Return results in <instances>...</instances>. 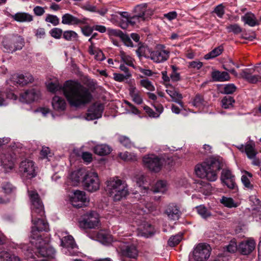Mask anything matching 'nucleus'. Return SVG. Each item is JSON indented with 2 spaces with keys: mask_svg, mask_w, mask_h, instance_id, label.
<instances>
[{
  "mask_svg": "<svg viewBox=\"0 0 261 261\" xmlns=\"http://www.w3.org/2000/svg\"><path fill=\"white\" fill-rule=\"evenodd\" d=\"M136 183L140 187H143V190L145 191L144 193H145V192H147V190L149 189L146 178L143 175L138 176L136 177Z\"/></svg>",
  "mask_w": 261,
  "mask_h": 261,
  "instance_id": "nucleus-35",
  "label": "nucleus"
},
{
  "mask_svg": "<svg viewBox=\"0 0 261 261\" xmlns=\"http://www.w3.org/2000/svg\"><path fill=\"white\" fill-rule=\"evenodd\" d=\"M51 105L54 110L58 112L64 111L66 107L65 99H52Z\"/></svg>",
  "mask_w": 261,
  "mask_h": 261,
  "instance_id": "nucleus-28",
  "label": "nucleus"
},
{
  "mask_svg": "<svg viewBox=\"0 0 261 261\" xmlns=\"http://www.w3.org/2000/svg\"><path fill=\"white\" fill-rule=\"evenodd\" d=\"M212 77L213 81L217 82L227 81L230 79L229 75L227 72H221L218 70L212 73Z\"/></svg>",
  "mask_w": 261,
  "mask_h": 261,
  "instance_id": "nucleus-25",
  "label": "nucleus"
},
{
  "mask_svg": "<svg viewBox=\"0 0 261 261\" xmlns=\"http://www.w3.org/2000/svg\"><path fill=\"white\" fill-rule=\"evenodd\" d=\"M117 139L118 142L127 149L135 147L134 143L126 136L119 135Z\"/></svg>",
  "mask_w": 261,
  "mask_h": 261,
  "instance_id": "nucleus-31",
  "label": "nucleus"
},
{
  "mask_svg": "<svg viewBox=\"0 0 261 261\" xmlns=\"http://www.w3.org/2000/svg\"><path fill=\"white\" fill-rule=\"evenodd\" d=\"M133 12L144 21H148L153 14V10L146 3L136 6L133 9Z\"/></svg>",
  "mask_w": 261,
  "mask_h": 261,
  "instance_id": "nucleus-11",
  "label": "nucleus"
},
{
  "mask_svg": "<svg viewBox=\"0 0 261 261\" xmlns=\"http://www.w3.org/2000/svg\"><path fill=\"white\" fill-rule=\"evenodd\" d=\"M87 171L84 169H80L77 170L72 172L70 176L71 179L76 183L82 182L83 183L85 175H86Z\"/></svg>",
  "mask_w": 261,
  "mask_h": 261,
  "instance_id": "nucleus-21",
  "label": "nucleus"
},
{
  "mask_svg": "<svg viewBox=\"0 0 261 261\" xmlns=\"http://www.w3.org/2000/svg\"><path fill=\"white\" fill-rule=\"evenodd\" d=\"M122 256L136 259L138 256V251L134 244H127L120 248Z\"/></svg>",
  "mask_w": 261,
  "mask_h": 261,
  "instance_id": "nucleus-16",
  "label": "nucleus"
},
{
  "mask_svg": "<svg viewBox=\"0 0 261 261\" xmlns=\"http://www.w3.org/2000/svg\"><path fill=\"white\" fill-rule=\"evenodd\" d=\"M100 225L99 214L95 211H90L84 215L79 222V226L84 229L96 228Z\"/></svg>",
  "mask_w": 261,
  "mask_h": 261,
  "instance_id": "nucleus-6",
  "label": "nucleus"
},
{
  "mask_svg": "<svg viewBox=\"0 0 261 261\" xmlns=\"http://www.w3.org/2000/svg\"><path fill=\"white\" fill-rule=\"evenodd\" d=\"M106 190L114 201L125 199L129 194L126 181L118 178L108 180Z\"/></svg>",
  "mask_w": 261,
  "mask_h": 261,
  "instance_id": "nucleus-5",
  "label": "nucleus"
},
{
  "mask_svg": "<svg viewBox=\"0 0 261 261\" xmlns=\"http://www.w3.org/2000/svg\"><path fill=\"white\" fill-rule=\"evenodd\" d=\"M198 214L204 219H206L211 216V214L207 208L203 205H199L196 207Z\"/></svg>",
  "mask_w": 261,
  "mask_h": 261,
  "instance_id": "nucleus-39",
  "label": "nucleus"
},
{
  "mask_svg": "<svg viewBox=\"0 0 261 261\" xmlns=\"http://www.w3.org/2000/svg\"><path fill=\"white\" fill-rule=\"evenodd\" d=\"M233 178H235V176L232 174L230 170L227 169H223L222 170L221 176V181H225Z\"/></svg>",
  "mask_w": 261,
  "mask_h": 261,
  "instance_id": "nucleus-45",
  "label": "nucleus"
},
{
  "mask_svg": "<svg viewBox=\"0 0 261 261\" xmlns=\"http://www.w3.org/2000/svg\"><path fill=\"white\" fill-rule=\"evenodd\" d=\"M12 18L18 22H31L33 20V16L27 13L18 12L12 16Z\"/></svg>",
  "mask_w": 261,
  "mask_h": 261,
  "instance_id": "nucleus-26",
  "label": "nucleus"
},
{
  "mask_svg": "<svg viewBox=\"0 0 261 261\" xmlns=\"http://www.w3.org/2000/svg\"><path fill=\"white\" fill-rule=\"evenodd\" d=\"M2 191L6 194H10L15 192L16 188L10 182H4L1 185Z\"/></svg>",
  "mask_w": 261,
  "mask_h": 261,
  "instance_id": "nucleus-36",
  "label": "nucleus"
},
{
  "mask_svg": "<svg viewBox=\"0 0 261 261\" xmlns=\"http://www.w3.org/2000/svg\"><path fill=\"white\" fill-rule=\"evenodd\" d=\"M241 77L245 79L248 82L252 84H255L257 82L260 81L261 77L259 75H253L249 72V70L246 69L242 71L240 73Z\"/></svg>",
  "mask_w": 261,
  "mask_h": 261,
  "instance_id": "nucleus-22",
  "label": "nucleus"
},
{
  "mask_svg": "<svg viewBox=\"0 0 261 261\" xmlns=\"http://www.w3.org/2000/svg\"><path fill=\"white\" fill-rule=\"evenodd\" d=\"M45 20L47 22L51 23L55 26L59 24V19L56 15L47 14Z\"/></svg>",
  "mask_w": 261,
  "mask_h": 261,
  "instance_id": "nucleus-49",
  "label": "nucleus"
},
{
  "mask_svg": "<svg viewBox=\"0 0 261 261\" xmlns=\"http://www.w3.org/2000/svg\"><path fill=\"white\" fill-rule=\"evenodd\" d=\"M128 22L130 25L134 26L137 23H140L141 22H145L143 19H142L140 17L138 16V15L136 14L133 16H130L129 18H128Z\"/></svg>",
  "mask_w": 261,
  "mask_h": 261,
  "instance_id": "nucleus-52",
  "label": "nucleus"
},
{
  "mask_svg": "<svg viewBox=\"0 0 261 261\" xmlns=\"http://www.w3.org/2000/svg\"><path fill=\"white\" fill-rule=\"evenodd\" d=\"M72 107L81 109L85 107L92 99H66Z\"/></svg>",
  "mask_w": 261,
  "mask_h": 261,
  "instance_id": "nucleus-23",
  "label": "nucleus"
},
{
  "mask_svg": "<svg viewBox=\"0 0 261 261\" xmlns=\"http://www.w3.org/2000/svg\"><path fill=\"white\" fill-rule=\"evenodd\" d=\"M62 92L66 98H90L91 92L76 81H67L62 87Z\"/></svg>",
  "mask_w": 261,
  "mask_h": 261,
  "instance_id": "nucleus-4",
  "label": "nucleus"
},
{
  "mask_svg": "<svg viewBox=\"0 0 261 261\" xmlns=\"http://www.w3.org/2000/svg\"><path fill=\"white\" fill-rule=\"evenodd\" d=\"M146 230L143 232L144 236L146 237H149L152 236L154 233V228L153 226L150 224H147Z\"/></svg>",
  "mask_w": 261,
  "mask_h": 261,
  "instance_id": "nucleus-58",
  "label": "nucleus"
},
{
  "mask_svg": "<svg viewBox=\"0 0 261 261\" xmlns=\"http://www.w3.org/2000/svg\"><path fill=\"white\" fill-rule=\"evenodd\" d=\"M235 102L234 99H222L221 105L224 109H231L233 108Z\"/></svg>",
  "mask_w": 261,
  "mask_h": 261,
  "instance_id": "nucleus-48",
  "label": "nucleus"
},
{
  "mask_svg": "<svg viewBox=\"0 0 261 261\" xmlns=\"http://www.w3.org/2000/svg\"><path fill=\"white\" fill-rule=\"evenodd\" d=\"M63 38L67 41L76 40L78 35L76 33L73 31H66L63 34Z\"/></svg>",
  "mask_w": 261,
  "mask_h": 261,
  "instance_id": "nucleus-41",
  "label": "nucleus"
},
{
  "mask_svg": "<svg viewBox=\"0 0 261 261\" xmlns=\"http://www.w3.org/2000/svg\"><path fill=\"white\" fill-rule=\"evenodd\" d=\"M165 213L172 220H178L181 214L179 208L173 203L168 205Z\"/></svg>",
  "mask_w": 261,
  "mask_h": 261,
  "instance_id": "nucleus-19",
  "label": "nucleus"
},
{
  "mask_svg": "<svg viewBox=\"0 0 261 261\" xmlns=\"http://www.w3.org/2000/svg\"><path fill=\"white\" fill-rule=\"evenodd\" d=\"M97 238L103 243H108L111 241V236L102 232L98 233Z\"/></svg>",
  "mask_w": 261,
  "mask_h": 261,
  "instance_id": "nucleus-50",
  "label": "nucleus"
},
{
  "mask_svg": "<svg viewBox=\"0 0 261 261\" xmlns=\"http://www.w3.org/2000/svg\"><path fill=\"white\" fill-rule=\"evenodd\" d=\"M94 152L99 155L103 156L109 154L112 151V148L108 145H97L94 147Z\"/></svg>",
  "mask_w": 261,
  "mask_h": 261,
  "instance_id": "nucleus-24",
  "label": "nucleus"
},
{
  "mask_svg": "<svg viewBox=\"0 0 261 261\" xmlns=\"http://www.w3.org/2000/svg\"><path fill=\"white\" fill-rule=\"evenodd\" d=\"M241 19L245 24H247L250 27H254L258 24L255 15L251 13H247L241 17Z\"/></svg>",
  "mask_w": 261,
  "mask_h": 261,
  "instance_id": "nucleus-30",
  "label": "nucleus"
},
{
  "mask_svg": "<svg viewBox=\"0 0 261 261\" xmlns=\"http://www.w3.org/2000/svg\"><path fill=\"white\" fill-rule=\"evenodd\" d=\"M109 34L110 35L119 37L121 38L122 35H123V33L119 30H114V29H109L108 30Z\"/></svg>",
  "mask_w": 261,
  "mask_h": 261,
  "instance_id": "nucleus-64",
  "label": "nucleus"
},
{
  "mask_svg": "<svg viewBox=\"0 0 261 261\" xmlns=\"http://www.w3.org/2000/svg\"><path fill=\"white\" fill-rule=\"evenodd\" d=\"M32 203V227L30 242L36 248L35 254L38 257L54 258L56 251L48 245L49 238L43 231L49 230L48 223L43 217L45 212L42 201L36 191L28 190Z\"/></svg>",
  "mask_w": 261,
  "mask_h": 261,
  "instance_id": "nucleus-1",
  "label": "nucleus"
},
{
  "mask_svg": "<svg viewBox=\"0 0 261 261\" xmlns=\"http://www.w3.org/2000/svg\"><path fill=\"white\" fill-rule=\"evenodd\" d=\"M236 90V87L233 84H228L224 87L223 92L225 94H230L233 93Z\"/></svg>",
  "mask_w": 261,
  "mask_h": 261,
  "instance_id": "nucleus-59",
  "label": "nucleus"
},
{
  "mask_svg": "<svg viewBox=\"0 0 261 261\" xmlns=\"http://www.w3.org/2000/svg\"><path fill=\"white\" fill-rule=\"evenodd\" d=\"M62 87L63 86L60 85L58 82L55 83L50 82L47 85V89L51 92H55L58 90L62 91Z\"/></svg>",
  "mask_w": 261,
  "mask_h": 261,
  "instance_id": "nucleus-46",
  "label": "nucleus"
},
{
  "mask_svg": "<svg viewBox=\"0 0 261 261\" xmlns=\"http://www.w3.org/2000/svg\"><path fill=\"white\" fill-rule=\"evenodd\" d=\"M244 151L248 158L252 159L255 157L257 152L255 150V144L252 141H249L246 143Z\"/></svg>",
  "mask_w": 261,
  "mask_h": 261,
  "instance_id": "nucleus-27",
  "label": "nucleus"
},
{
  "mask_svg": "<svg viewBox=\"0 0 261 261\" xmlns=\"http://www.w3.org/2000/svg\"><path fill=\"white\" fill-rule=\"evenodd\" d=\"M12 81L17 84L23 86L34 81V78L30 73L15 74L12 76Z\"/></svg>",
  "mask_w": 261,
  "mask_h": 261,
  "instance_id": "nucleus-17",
  "label": "nucleus"
},
{
  "mask_svg": "<svg viewBox=\"0 0 261 261\" xmlns=\"http://www.w3.org/2000/svg\"><path fill=\"white\" fill-rule=\"evenodd\" d=\"M130 95L132 98H139L140 97L139 91L134 86H130L129 89Z\"/></svg>",
  "mask_w": 261,
  "mask_h": 261,
  "instance_id": "nucleus-60",
  "label": "nucleus"
},
{
  "mask_svg": "<svg viewBox=\"0 0 261 261\" xmlns=\"http://www.w3.org/2000/svg\"><path fill=\"white\" fill-rule=\"evenodd\" d=\"M255 247V242L250 239L245 242H241L238 246V250L242 255H249L252 253Z\"/></svg>",
  "mask_w": 261,
  "mask_h": 261,
  "instance_id": "nucleus-15",
  "label": "nucleus"
},
{
  "mask_svg": "<svg viewBox=\"0 0 261 261\" xmlns=\"http://www.w3.org/2000/svg\"><path fill=\"white\" fill-rule=\"evenodd\" d=\"M222 182L229 189L234 190L236 187L235 178L222 181Z\"/></svg>",
  "mask_w": 261,
  "mask_h": 261,
  "instance_id": "nucleus-62",
  "label": "nucleus"
},
{
  "mask_svg": "<svg viewBox=\"0 0 261 261\" xmlns=\"http://www.w3.org/2000/svg\"><path fill=\"white\" fill-rule=\"evenodd\" d=\"M10 40V38L9 37L5 39L3 42V46L5 48V51L7 53H12L15 51L14 45H13L12 41Z\"/></svg>",
  "mask_w": 261,
  "mask_h": 261,
  "instance_id": "nucleus-42",
  "label": "nucleus"
},
{
  "mask_svg": "<svg viewBox=\"0 0 261 261\" xmlns=\"http://www.w3.org/2000/svg\"><path fill=\"white\" fill-rule=\"evenodd\" d=\"M223 51V47L222 46H219L215 48L211 51L204 56V59L208 60L210 59L214 58L220 55H221Z\"/></svg>",
  "mask_w": 261,
  "mask_h": 261,
  "instance_id": "nucleus-34",
  "label": "nucleus"
},
{
  "mask_svg": "<svg viewBox=\"0 0 261 261\" xmlns=\"http://www.w3.org/2000/svg\"><path fill=\"white\" fill-rule=\"evenodd\" d=\"M82 185L85 190L90 192H95L98 190L99 181L97 173L92 171H87Z\"/></svg>",
  "mask_w": 261,
  "mask_h": 261,
  "instance_id": "nucleus-8",
  "label": "nucleus"
},
{
  "mask_svg": "<svg viewBox=\"0 0 261 261\" xmlns=\"http://www.w3.org/2000/svg\"><path fill=\"white\" fill-rule=\"evenodd\" d=\"M20 170L26 176L32 178L36 175L34 162L30 160H24L21 162L19 166Z\"/></svg>",
  "mask_w": 261,
  "mask_h": 261,
  "instance_id": "nucleus-14",
  "label": "nucleus"
},
{
  "mask_svg": "<svg viewBox=\"0 0 261 261\" xmlns=\"http://www.w3.org/2000/svg\"><path fill=\"white\" fill-rule=\"evenodd\" d=\"M25 95H22V98H25V97H31L33 98L38 97L40 96V91L33 89L31 90H27L24 92Z\"/></svg>",
  "mask_w": 261,
  "mask_h": 261,
  "instance_id": "nucleus-51",
  "label": "nucleus"
},
{
  "mask_svg": "<svg viewBox=\"0 0 261 261\" xmlns=\"http://www.w3.org/2000/svg\"><path fill=\"white\" fill-rule=\"evenodd\" d=\"M93 30V26L91 27L89 25H86L82 28V32L86 36H90L92 34Z\"/></svg>",
  "mask_w": 261,
  "mask_h": 261,
  "instance_id": "nucleus-63",
  "label": "nucleus"
},
{
  "mask_svg": "<svg viewBox=\"0 0 261 261\" xmlns=\"http://www.w3.org/2000/svg\"><path fill=\"white\" fill-rule=\"evenodd\" d=\"M223 166L222 159L211 157L200 165H197L195 171L196 175L199 177L206 178L208 180L214 181L217 179L218 172L222 169Z\"/></svg>",
  "mask_w": 261,
  "mask_h": 261,
  "instance_id": "nucleus-2",
  "label": "nucleus"
},
{
  "mask_svg": "<svg viewBox=\"0 0 261 261\" xmlns=\"http://www.w3.org/2000/svg\"><path fill=\"white\" fill-rule=\"evenodd\" d=\"M166 187V182L163 180H159L157 181L155 188L154 189V192H163Z\"/></svg>",
  "mask_w": 261,
  "mask_h": 261,
  "instance_id": "nucleus-53",
  "label": "nucleus"
},
{
  "mask_svg": "<svg viewBox=\"0 0 261 261\" xmlns=\"http://www.w3.org/2000/svg\"><path fill=\"white\" fill-rule=\"evenodd\" d=\"M210 247L204 244H199L193 251V257L196 261H205L210 257Z\"/></svg>",
  "mask_w": 261,
  "mask_h": 261,
  "instance_id": "nucleus-12",
  "label": "nucleus"
},
{
  "mask_svg": "<svg viewBox=\"0 0 261 261\" xmlns=\"http://www.w3.org/2000/svg\"><path fill=\"white\" fill-rule=\"evenodd\" d=\"M70 202L73 207L79 208L86 206L88 201L85 192L76 190L71 197Z\"/></svg>",
  "mask_w": 261,
  "mask_h": 261,
  "instance_id": "nucleus-13",
  "label": "nucleus"
},
{
  "mask_svg": "<svg viewBox=\"0 0 261 261\" xmlns=\"http://www.w3.org/2000/svg\"><path fill=\"white\" fill-rule=\"evenodd\" d=\"M228 32L233 33L234 34L237 35L242 32V29L237 23L231 24L226 27Z\"/></svg>",
  "mask_w": 261,
  "mask_h": 261,
  "instance_id": "nucleus-43",
  "label": "nucleus"
},
{
  "mask_svg": "<svg viewBox=\"0 0 261 261\" xmlns=\"http://www.w3.org/2000/svg\"><path fill=\"white\" fill-rule=\"evenodd\" d=\"M105 109V105L99 101L91 104L85 114V118L87 120H94L102 117Z\"/></svg>",
  "mask_w": 261,
  "mask_h": 261,
  "instance_id": "nucleus-9",
  "label": "nucleus"
},
{
  "mask_svg": "<svg viewBox=\"0 0 261 261\" xmlns=\"http://www.w3.org/2000/svg\"><path fill=\"white\" fill-rule=\"evenodd\" d=\"M182 238V234H179L171 236L168 241V244L170 247H174L180 242Z\"/></svg>",
  "mask_w": 261,
  "mask_h": 261,
  "instance_id": "nucleus-38",
  "label": "nucleus"
},
{
  "mask_svg": "<svg viewBox=\"0 0 261 261\" xmlns=\"http://www.w3.org/2000/svg\"><path fill=\"white\" fill-rule=\"evenodd\" d=\"M125 102L128 105L129 110L132 113L138 115L139 117H142L144 116L143 111H145V114L151 118H158L159 117V114L155 113L152 109L147 106H140L137 108L133 105L131 104L129 102L125 100Z\"/></svg>",
  "mask_w": 261,
  "mask_h": 261,
  "instance_id": "nucleus-10",
  "label": "nucleus"
},
{
  "mask_svg": "<svg viewBox=\"0 0 261 261\" xmlns=\"http://www.w3.org/2000/svg\"><path fill=\"white\" fill-rule=\"evenodd\" d=\"M140 85L141 87L145 88L149 91H153L155 90V87L152 82L148 79H143L140 81Z\"/></svg>",
  "mask_w": 261,
  "mask_h": 261,
  "instance_id": "nucleus-40",
  "label": "nucleus"
},
{
  "mask_svg": "<svg viewBox=\"0 0 261 261\" xmlns=\"http://www.w3.org/2000/svg\"><path fill=\"white\" fill-rule=\"evenodd\" d=\"M121 39L127 46L133 47V42L127 35L123 33L121 37Z\"/></svg>",
  "mask_w": 261,
  "mask_h": 261,
  "instance_id": "nucleus-61",
  "label": "nucleus"
},
{
  "mask_svg": "<svg viewBox=\"0 0 261 261\" xmlns=\"http://www.w3.org/2000/svg\"><path fill=\"white\" fill-rule=\"evenodd\" d=\"M164 162L163 159L154 154L146 155L143 158L145 167L154 172H158L162 169Z\"/></svg>",
  "mask_w": 261,
  "mask_h": 261,
  "instance_id": "nucleus-7",
  "label": "nucleus"
},
{
  "mask_svg": "<svg viewBox=\"0 0 261 261\" xmlns=\"http://www.w3.org/2000/svg\"><path fill=\"white\" fill-rule=\"evenodd\" d=\"M166 92L171 98H182L181 94L172 86L168 87Z\"/></svg>",
  "mask_w": 261,
  "mask_h": 261,
  "instance_id": "nucleus-44",
  "label": "nucleus"
},
{
  "mask_svg": "<svg viewBox=\"0 0 261 261\" xmlns=\"http://www.w3.org/2000/svg\"><path fill=\"white\" fill-rule=\"evenodd\" d=\"M120 56L121 60L128 66L135 68L134 64V59L130 56L127 55L124 51H120Z\"/></svg>",
  "mask_w": 261,
  "mask_h": 261,
  "instance_id": "nucleus-33",
  "label": "nucleus"
},
{
  "mask_svg": "<svg viewBox=\"0 0 261 261\" xmlns=\"http://www.w3.org/2000/svg\"><path fill=\"white\" fill-rule=\"evenodd\" d=\"M241 181L244 186L248 189H252L253 188V185L251 184L250 180L245 175H243L241 177Z\"/></svg>",
  "mask_w": 261,
  "mask_h": 261,
  "instance_id": "nucleus-56",
  "label": "nucleus"
},
{
  "mask_svg": "<svg viewBox=\"0 0 261 261\" xmlns=\"http://www.w3.org/2000/svg\"><path fill=\"white\" fill-rule=\"evenodd\" d=\"M139 56H144L150 58L156 63H162L167 61L170 56V51L166 49L164 45L158 44L154 50H150L147 46H140L136 51Z\"/></svg>",
  "mask_w": 261,
  "mask_h": 261,
  "instance_id": "nucleus-3",
  "label": "nucleus"
},
{
  "mask_svg": "<svg viewBox=\"0 0 261 261\" xmlns=\"http://www.w3.org/2000/svg\"><path fill=\"white\" fill-rule=\"evenodd\" d=\"M49 34L51 35V36L53 38L57 39H59L61 38L63 33L62 29L58 28H55L52 29L49 31Z\"/></svg>",
  "mask_w": 261,
  "mask_h": 261,
  "instance_id": "nucleus-47",
  "label": "nucleus"
},
{
  "mask_svg": "<svg viewBox=\"0 0 261 261\" xmlns=\"http://www.w3.org/2000/svg\"><path fill=\"white\" fill-rule=\"evenodd\" d=\"M35 35L38 39L44 38L46 35L45 30L42 28H39L35 31Z\"/></svg>",
  "mask_w": 261,
  "mask_h": 261,
  "instance_id": "nucleus-57",
  "label": "nucleus"
},
{
  "mask_svg": "<svg viewBox=\"0 0 261 261\" xmlns=\"http://www.w3.org/2000/svg\"><path fill=\"white\" fill-rule=\"evenodd\" d=\"M10 40L14 45V50L21 49L24 45V39L18 35H13L10 37Z\"/></svg>",
  "mask_w": 261,
  "mask_h": 261,
  "instance_id": "nucleus-29",
  "label": "nucleus"
},
{
  "mask_svg": "<svg viewBox=\"0 0 261 261\" xmlns=\"http://www.w3.org/2000/svg\"><path fill=\"white\" fill-rule=\"evenodd\" d=\"M221 203L229 208L237 207L238 206V204L235 203L234 200L231 197L223 196L221 199Z\"/></svg>",
  "mask_w": 261,
  "mask_h": 261,
  "instance_id": "nucleus-37",
  "label": "nucleus"
},
{
  "mask_svg": "<svg viewBox=\"0 0 261 261\" xmlns=\"http://www.w3.org/2000/svg\"><path fill=\"white\" fill-rule=\"evenodd\" d=\"M85 19H80L69 13L64 14L62 17V23L64 24L78 25L85 23Z\"/></svg>",
  "mask_w": 261,
  "mask_h": 261,
  "instance_id": "nucleus-18",
  "label": "nucleus"
},
{
  "mask_svg": "<svg viewBox=\"0 0 261 261\" xmlns=\"http://www.w3.org/2000/svg\"><path fill=\"white\" fill-rule=\"evenodd\" d=\"M61 246L63 247L66 248L68 249L69 255H72L73 253L71 252L69 249H73L76 244L75 243L74 240L72 236L70 235H68L63 237V238L60 239Z\"/></svg>",
  "mask_w": 261,
  "mask_h": 261,
  "instance_id": "nucleus-20",
  "label": "nucleus"
},
{
  "mask_svg": "<svg viewBox=\"0 0 261 261\" xmlns=\"http://www.w3.org/2000/svg\"><path fill=\"white\" fill-rule=\"evenodd\" d=\"M217 15L219 18H222L224 14V7L222 4H220L216 6L214 10Z\"/></svg>",
  "mask_w": 261,
  "mask_h": 261,
  "instance_id": "nucleus-55",
  "label": "nucleus"
},
{
  "mask_svg": "<svg viewBox=\"0 0 261 261\" xmlns=\"http://www.w3.org/2000/svg\"><path fill=\"white\" fill-rule=\"evenodd\" d=\"M171 68L173 70L172 73L170 74V79L173 82H177L180 80V74L177 72L176 67L174 65H172Z\"/></svg>",
  "mask_w": 261,
  "mask_h": 261,
  "instance_id": "nucleus-54",
  "label": "nucleus"
},
{
  "mask_svg": "<svg viewBox=\"0 0 261 261\" xmlns=\"http://www.w3.org/2000/svg\"><path fill=\"white\" fill-rule=\"evenodd\" d=\"M0 258L2 261H21L20 258L7 251L0 252Z\"/></svg>",
  "mask_w": 261,
  "mask_h": 261,
  "instance_id": "nucleus-32",
  "label": "nucleus"
}]
</instances>
